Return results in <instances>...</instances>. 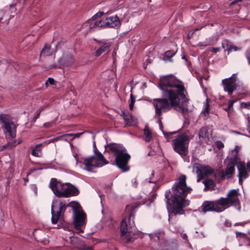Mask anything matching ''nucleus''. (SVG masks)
Returning a JSON list of instances; mask_svg holds the SVG:
<instances>
[{"instance_id": "51", "label": "nucleus", "mask_w": 250, "mask_h": 250, "mask_svg": "<svg viewBox=\"0 0 250 250\" xmlns=\"http://www.w3.org/2000/svg\"><path fill=\"white\" fill-rule=\"evenodd\" d=\"M243 179H244L243 177H239V183L242 185L243 183Z\"/></svg>"}, {"instance_id": "50", "label": "nucleus", "mask_w": 250, "mask_h": 250, "mask_svg": "<svg viewBox=\"0 0 250 250\" xmlns=\"http://www.w3.org/2000/svg\"><path fill=\"white\" fill-rule=\"evenodd\" d=\"M134 104V103H133V102H130V104H129V108H130V109H133Z\"/></svg>"}, {"instance_id": "56", "label": "nucleus", "mask_w": 250, "mask_h": 250, "mask_svg": "<svg viewBox=\"0 0 250 250\" xmlns=\"http://www.w3.org/2000/svg\"><path fill=\"white\" fill-rule=\"evenodd\" d=\"M247 59L249 63L250 64V57L249 56H247Z\"/></svg>"}, {"instance_id": "1", "label": "nucleus", "mask_w": 250, "mask_h": 250, "mask_svg": "<svg viewBox=\"0 0 250 250\" xmlns=\"http://www.w3.org/2000/svg\"><path fill=\"white\" fill-rule=\"evenodd\" d=\"M186 179L185 175H181L179 177L172 187V194L170 198V191L167 190L166 192L167 208L168 212L179 215L185 213L183 208L189 204V201L186 200L185 197L191 190L190 187L187 186Z\"/></svg>"}, {"instance_id": "37", "label": "nucleus", "mask_w": 250, "mask_h": 250, "mask_svg": "<svg viewBox=\"0 0 250 250\" xmlns=\"http://www.w3.org/2000/svg\"><path fill=\"white\" fill-rule=\"evenodd\" d=\"M163 134L164 135L165 137H166V138L167 139V141H169V136L172 135L173 134H174L175 133V132H163Z\"/></svg>"}, {"instance_id": "10", "label": "nucleus", "mask_w": 250, "mask_h": 250, "mask_svg": "<svg viewBox=\"0 0 250 250\" xmlns=\"http://www.w3.org/2000/svg\"><path fill=\"white\" fill-rule=\"evenodd\" d=\"M225 209V208L218 206L215 201H206L202 204L199 210L204 213L208 211L220 212L224 211Z\"/></svg>"}, {"instance_id": "45", "label": "nucleus", "mask_w": 250, "mask_h": 250, "mask_svg": "<svg viewBox=\"0 0 250 250\" xmlns=\"http://www.w3.org/2000/svg\"><path fill=\"white\" fill-rule=\"evenodd\" d=\"M234 102H235L234 101H229L228 102V107H229V108H231L232 107L233 104Z\"/></svg>"}, {"instance_id": "55", "label": "nucleus", "mask_w": 250, "mask_h": 250, "mask_svg": "<svg viewBox=\"0 0 250 250\" xmlns=\"http://www.w3.org/2000/svg\"><path fill=\"white\" fill-rule=\"evenodd\" d=\"M156 181V180H152L151 177L149 178V183H155Z\"/></svg>"}, {"instance_id": "57", "label": "nucleus", "mask_w": 250, "mask_h": 250, "mask_svg": "<svg viewBox=\"0 0 250 250\" xmlns=\"http://www.w3.org/2000/svg\"><path fill=\"white\" fill-rule=\"evenodd\" d=\"M37 151H38L40 154L41 153V149L40 148V147L38 148Z\"/></svg>"}, {"instance_id": "7", "label": "nucleus", "mask_w": 250, "mask_h": 250, "mask_svg": "<svg viewBox=\"0 0 250 250\" xmlns=\"http://www.w3.org/2000/svg\"><path fill=\"white\" fill-rule=\"evenodd\" d=\"M189 137L186 134L178 135L172 141L173 149L182 157L186 156L188 152Z\"/></svg>"}, {"instance_id": "14", "label": "nucleus", "mask_w": 250, "mask_h": 250, "mask_svg": "<svg viewBox=\"0 0 250 250\" xmlns=\"http://www.w3.org/2000/svg\"><path fill=\"white\" fill-rule=\"evenodd\" d=\"M2 127L4 128L3 132L7 139H10L16 137V127L13 122Z\"/></svg>"}, {"instance_id": "42", "label": "nucleus", "mask_w": 250, "mask_h": 250, "mask_svg": "<svg viewBox=\"0 0 250 250\" xmlns=\"http://www.w3.org/2000/svg\"><path fill=\"white\" fill-rule=\"evenodd\" d=\"M209 50L216 53L220 51V48L219 47H211L209 48Z\"/></svg>"}, {"instance_id": "33", "label": "nucleus", "mask_w": 250, "mask_h": 250, "mask_svg": "<svg viewBox=\"0 0 250 250\" xmlns=\"http://www.w3.org/2000/svg\"><path fill=\"white\" fill-rule=\"evenodd\" d=\"M58 140V138H55V139H49L48 140L44 141L42 143H41V144H38L37 145H36V148H38V147H41L42 146L48 145L52 142H53L54 141H56Z\"/></svg>"}, {"instance_id": "30", "label": "nucleus", "mask_w": 250, "mask_h": 250, "mask_svg": "<svg viewBox=\"0 0 250 250\" xmlns=\"http://www.w3.org/2000/svg\"><path fill=\"white\" fill-rule=\"evenodd\" d=\"M144 140L147 142H149L152 138L151 132L147 127L144 129Z\"/></svg>"}, {"instance_id": "35", "label": "nucleus", "mask_w": 250, "mask_h": 250, "mask_svg": "<svg viewBox=\"0 0 250 250\" xmlns=\"http://www.w3.org/2000/svg\"><path fill=\"white\" fill-rule=\"evenodd\" d=\"M104 13L103 12H98L97 13H96L95 15H94L93 17H92V19L93 20H95L97 19V18L98 17H102V16H103L104 15Z\"/></svg>"}, {"instance_id": "8", "label": "nucleus", "mask_w": 250, "mask_h": 250, "mask_svg": "<svg viewBox=\"0 0 250 250\" xmlns=\"http://www.w3.org/2000/svg\"><path fill=\"white\" fill-rule=\"evenodd\" d=\"M237 74H233L229 78L223 79L222 81V84L224 87V90L229 95H231L236 89L237 87Z\"/></svg>"}, {"instance_id": "29", "label": "nucleus", "mask_w": 250, "mask_h": 250, "mask_svg": "<svg viewBox=\"0 0 250 250\" xmlns=\"http://www.w3.org/2000/svg\"><path fill=\"white\" fill-rule=\"evenodd\" d=\"M216 204L220 206H226L229 207L228 205L229 204L228 200V197L223 198L221 197L215 201Z\"/></svg>"}, {"instance_id": "11", "label": "nucleus", "mask_w": 250, "mask_h": 250, "mask_svg": "<svg viewBox=\"0 0 250 250\" xmlns=\"http://www.w3.org/2000/svg\"><path fill=\"white\" fill-rule=\"evenodd\" d=\"M235 161L234 158H231L230 161L227 164L225 171H224L223 170H222L220 171L219 175L221 180L224 179L226 178H230L233 175Z\"/></svg>"}, {"instance_id": "40", "label": "nucleus", "mask_w": 250, "mask_h": 250, "mask_svg": "<svg viewBox=\"0 0 250 250\" xmlns=\"http://www.w3.org/2000/svg\"><path fill=\"white\" fill-rule=\"evenodd\" d=\"M241 107L243 108H249L250 107V103H242L241 104Z\"/></svg>"}, {"instance_id": "13", "label": "nucleus", "mask_w": 250, "mask_h": 250, "mask_svg": "<svg viewBox=\"0 0 250 250\" xmlns=\"http://www.w3.org/2000/svg\"><path fill=\"white\" fill-rule=\"evenodd\" d=\"M79 162L83 164L84 166L83 168L88 171H92L94 168L99 167L100 166L99 164H96L92 156L83 158V161H80Z\"/></svg>"}, {"instance_id": "23", "label": "nucleus", "mask_w": 250, "mask_h": 250, "mask_svg": "<svg viewBox=\"0 0 250 250\" xmlns=\"http://www.w3.org/2000/svg\"><path fill=\"white\" fill-rule=\"evenodd\" d=\"M0 121L3 124L2 126L12 123L10 116L7 114H0Z\"/></svg>"}, {"instance_id": "41", "label": "nucleus", "mask_w": 250, "mask_h": 250, "mask_svg": "<svg viewBox=\"0 0 250 250\" xmlns=\"http://www.w3.org/2000/svg\"><path fill=\"white\" fill-rule=\"evenodd\" d=\"M216 146L218 149H221L224 147L223 143L221 141H217L216 143Z\"/></svg>"}, {"instance_id": "43", "label": "nucleus", "mask_w": 250, "mask_h": 250, "mask_svg": "<svg viewBox=\"0 0 250 250\" xmlns=\"http://www.w3.org/2000/svg\"><path fill=\"white\" fill-rule=\"evenodd\" d=\"M53 123L52 122L45 123L43 125V126L45 128H48L52 126Z\"/></svg>"}, {"instance_id": "4", "label": "nucleus", "mask_w": 250, "mask_h": 250, "mask_svg": "<svg viewBox=\"0 0 250 250\" xmlns=\"http://www.w3.org/2000/svg\"><path fill=\"white\" fill-rule=\"evenodd\" d=\"M159 87L163 93L168 92L171 95L182 99V103H187L189 100L186 97L187 92L183 83L173 75L160 77Z\"/></svg>"}, {"instance_id": "17", "label": "nucleus", "mask_w": 250, "mask_h": 250, "mask_svg": "<svg viewBox=\"0 0 250 250\" xmlns=\"http://www.w3.org/2000/svg\"><path fill=\"white\" fill-rule=\"evenodd\" d=\"M111 45V42L104 43L95 52V56L99 57L104 53H108L110 51V47Z\"/></svg>"}, {"instance_id": "20", "label": "nucleus", "mask_w": 250, "mask_h": 250, "mask_svg": "<svg viewBox=\"0 0 250 250\" xmlns=\"http://www.w3.org/2000/svg\"><path fill=\"white\" fill-rule=\"evenodd\" d=\"M121 116H123L126 125H133L134 123L133 117L128 112L122 111Z\"/></svg>"}, {"instance_id": "27", "label": "nucleus", "mask_w": 250, "mask_h": 250, "mask_svg": "<svg viewBox=\"0 0 250 250\" xmlns=\"http://www.w3.org/2000/svg\"><path fill=\"white\" fill-rule=\"evenodd\" d=\"M204 184L205 185V190L210 189V190H213L215 186V184L214 182L211 179H208L206 180H205L203 182Z\"/></svg>"}, {"instance_id": "19", "label": "nucleus", "mask_w": 250, "mask_h": 250, "mask_svg": "<svg viewBox=\"0 0 250 250\" xmlns=\"http://www.w3.org/2000/svg\"><path fill=\"white\" fill-rule=\"evenodd\" d=\"M237 167L239 171L238 176L243 177L244 179L247 178L249 174L245 166L241 163H239L237 165Z\"/></svg>"}, {"instance_id": "22", "label": "nucleus", "mask_w": 250, "mask_h": 250, "mask_svg": "<svg viewBox=\"0 0 250 250\" xmlns=\"http://www.w3.org/2000/svg\"><path fill=\"white\" fill-rule=\"evenodd\" d=\"M1 14L2 16L0 18V22L7 24L11 19L9 12L6 11L4 12L3 11H2L1 12Z\"/></svg>"}, {"instance_id": "38", "label": "nucleus", "mask_w": 250, "mask_h": 250, "mask_svg": "<svg viewBox=\"0 0 250 250\" xmlns=\"http://www.w3.org/2000/svg\"><path fill=\"white\" fill-rule=\"evenodd\" d=\"M48 83H50L51 85L54 84V79H53L52 78H48V79L47 80L46 82H45V85H46V86H48Z\"/></svg>"}, {"instance_id": "63", "label": "nucleus", "mask_w": 250, "mask_h": 250, "mask_svg": "<svg viewBox=\"0 0 250 250\" xmlns=\"http://www.w3.org/2000/svg\"><path fill=\"white\" fill-rule=\"evenodd\" d=\"M25 180L26 181H28V179H25Z\"/></svg>"}, {"instance_id": "62", "label": "nucleus", "mask_w": 250, "mask_h": 250, "mask_svg": "<svg viewBox=\"0 0 250 250\" xmlns=\"http://www.w3.org/2000/svg\"><path fill=\"white\" fill-rule=\"evenodd\" d=\"M154 172H152V173H151V176L153 177V176H154Z\"/></svg>"}, {"instance_id": "31", "label": "nucleus", "mask_w": 250, "mask_h": 250, "mask_svg": "<svg viewBox=\"0 0 250 250\" xmlns=\"http://www.w3.org/2000/svg\"><path fill=\"white\" fill-rule=\"evenodd\" d=\"M21 143V141H19L18 143H16V141H13L12 142H8L6 145L2 146V148L1 149H3L5 148H11L14 146H15L17 145L20 144Z\"/></svg>"}, {"instance_id": "6", "label": "nucleus", "mask_w": 250, "mask_h": 250, "mask_svg": "<svg viewBox=\"0 0 250 250\" xmlns=\"http://www.w3.org/2000/svg\"><path fill=\"white\" fill-rule=\"evenodd\" d=\"M108 148L115 156V162L117 166L123 172L129 170L128 163L130 156L126 149L122 145L117 144H109Z\"/></svg>"}, {"instance_id": "48", "label": "nucleus", "mask_w": 250, "mask_h": 250, "mask_svg": "<svg viewBox=\"0 0 250 250\" xmlns=\"http://www.w3.org/2000/svg\"><path fill=\"white\" fill-rule=\"evenodd\" d=\"M130 97L131 102H133V103H135V98L133 97V96L132 94H130Z\"/></svg>"}, {"instance_id": "24", "label": "nucleus", "mask_w": 250, "mask_h": 250, "mask_svg": "<svg viewBox=\"0 0 250 250\" xmlns=\"http://www.w3.org/2000/svg\"><path fill=\"white\" fill-rule=\"evenodd\" d=\"M121 237L127 242L131 241L133 239L134 234L130 231H126L125 232L121 233Z\"/></svg>"}, {"instance_id": "12", "label": "nucleus", "mask_w": 250, "mask_h": 250, "mask_svg": "<svg viewBox=\"0 0 250 250\" xmlns=\"http://www.w3.org/2000/svg\"><path fill=\"white\" fill-rule=\"evenodd\" d=\"M196 168L198 176L197 182H199L204 177L208 176L214 172V170L208 166L204 167L198 166L196 167Z\"/></svg>"}, {"instance_id": "26", "label": "nucleus", "mask_w": 250, "mask_h": 250, "mask_svg": "<svg viewBox=\"0 0 250 250\" xmlns=\"http://www.w3.org/2000/svg\"><path fill=\"white\" fill-rule=\"evenodd\" d=\"M175 54L176 52H172L170 50L166 51L163 56L164 61L165 62L168 61L170 62H172L173 60L172 58L175 55Z\"/></svg>"}, {"instance_id": "44", "label": "nucleus", "mask_w": 250, "mask_h": 250, "mask_svg": "<svg viewBox=\"0 0 250 250\" xmlns=\"http://www.w3.org/2000/svg\"><path fill=\"white\" fill-rule=\"evenodd\" d=\"M238 148L237 147H236L235 148V149L232 151V153H234V157L235 160L236 159V157H237V155L238 154Z\"/></svg>"}, {"instance_id": "28", "label": "nucleus", "mask_w": 250, "mask_h": 250, "mask_svg": "<svg viewBox=\"0 0 250 250\" xmlns=\"http://www.w3.org/2000/svg\"><path fill=\"white\" fill-rule=\"evenodd\" d=\"M70 243L72 244V245H73L74 247L77 249H81L80 245H81L82 242L79 238L77 237L72 236L70 237Z\"/></svg>"}, {"instance_id": "39", "label": "nucleus", "mask_w": 250, "mask_h": 250, "mask_svg": "<svg viewBox=\"0 0 250 250\" xmlns=\"http://www.w3.org/2000/svg\"><path fill=\"white\" fill-rule=\"evenodd\" d=\"M37 149H38V148H36V146L35 148L32 150V153H31L32 155H33L34 156H36V157L40 156L41 154H40L38 151H37Z\"/></svg>"}, {"instance_id": "21", "label": "nucleus", "mask_w": 250, "mask_h": 250, "mask_svg": "<svg viewBox=\"0 0 250 250\" xmlns=\"http://www.w3.org/2000/svg\"><path fill=\"white\" fill-rule=\"evenodd\" d=\"M222 45L223 48H225L226 46L227 47V50L228 51V53H229L232 50L236 51L240 49V48L236 46H233L231 44H229V42L227 40L223 41Z\"/></svg>"}, {"instance_id": "9", "label": "nucleus", "mask_w": 250, "mask_h": 250, "mask_svg": "<svg viewBox=\"0 0 250 250\" xmlns=\"http://www.w3.org/2000/svg\"><path fill=\"white\" fill-rule=\"evenodd\" d=\"M95 25L98 27H105L109 28H115L119 27L121 25V21L119 18L117 16H110L102 20L97 21Z\"/></svg>"}, {"instance_id": "5", "label": "nucleus", "mask_w": 250, "mask_h": 250, "mask_svg": "<svg viewBox=\"0 0 250 250\" xmlns=\"http://www.w3.org/2000/svg\"><path fill=\"white\" fill-rule=\"evenodd\" d=\"M49 187L58 197H69L79 193L78 189L69 183H62L55 178H52Z\"/></svg>"}, {"instance_id": "60", "label": "nucleus", "mask_w": 250, "mask_h": 250, "mask_svg": "<svg viewBox=\"0 0 250 250\" xmlns=\"http://www.w3.org/2000/svg\"><path fill=\"white\" fill-rule=\"evenodd\" d=\"M182 59L185 60H186V61H187V58H186V57L185 56H183L182 57Z\"/></svg>"}, {"instance_id": "54", "label": "nucleus", "mask_w": 250, "mask_h": 250, "mask_svg": "<svg viewBox=\"0 0 250 250\" xmlns=\"http://www.w3.org/2000/svg\"><path fill=\"white\" fill-rule=\"evenodd\" d=\"M182 238H183L184 239L187 240L188 236H187V234H184L182 235Z\"/></svg>"}, {"instance_id": "64", "label": "nucleus", "mask_w": 250, "mask_h": 250, "mask_svg": "<svg viewBox=\"0 0 250 250\" xmlns=\"http://www.w3.org/2000/svg\"><path fill=\"white\" fill-rule=\"evenodd\" d=\"M239 233L241 234H242V232H240ZM243 234H244L243 233Z\"/></svg>"}, {"instance_id": "36", "label": "nucleus", "mask_w": 250, "mask_h": 250, "mask_svg": "<svg viewBox=\"0 0 250 250\" xmlns=\"http://www.w3.org/2000/svg\"><path fill=\"white\" fill-rule=\"evenodd\" d=\"M40 112L39 111L38 112H37V111H36L35 113V115L33 117L32 120V121H31V123L32 124H34L36 122L37 119H38V118L39 117V116H40Z\"/></svg>"}, {"instance_id": "18", "label": "nucleus", "mask_w": 250, "mask_h": 250, "mask_svg": "<svg viewBox=\"0 0 250 250\" xmlns=\"http://www.w3.org/2000/svg\"><path fill=\"white\" fill-rule=\"evenodd\" d=\"M229 203L231 204H239V200L237 197V192L235 189L231 190L227 195Z\"/></svg>"}, {"instance_id": "32", "label": "nucleus", "mask_w": 250, "mask_h": 250, "mask_svg": "<svg viewBox=\"0 0 250 250\" xmlns=\"http://www.w3.org/2000/svg\"><path fill=\"white\" fill-rule=\"evenodd\" d=\"M128 230L127 225L126 219H123L121 224V229L120 231L121 233L125 232Z\"/></svg>"}, {"instance_id": "53", "label": "nucleus", "mask_w": 250, "mask_h": 250, "mask_svg": "<svg viewBox=\"0 0 250 250\" xmlns=\"http://www.w3.org/2000/svg\"><path fill=\"white\" fill-rule=\"evenodd\" d=\"M224 109L228 112V116H229V110L230 109V108H229V107H228L227 108H224Z\"/></svg>"}, {"instance_id": "52", "label": "nucleus", "mask_w": 250, "mask_h": 250, "mask_svg": "<svg viewBox=\"0 0 250 250\" xmlns=\"http://www.w3.org/2000/svg\"><path fill=\"white\" fill-rule=\"evenodd\" d=\"M247 168L248 169V171L250 172V163H247Z\"/></svg>"}, {"instance_id": "59", "label": "nucleus", "mask_w": 250, "mask_h": 250, "mask_svg": "<svg viewBox=\"0 0 250 250\" xmlns=\"http://www.w3.org/2000/svg\"><path fill=\"white\" fill-rule=\"evenodd\" d=\"M70 59H71V62L73 63L74 62L73 58L72 57H70Z\"/></svg>"}, {"instance_id": "34", "label": "nucleus", "mask_w": 250, "mask_h": 250, "mask_svg": "<svg viewBox=\"0 0 250 250\" xmlns=\"http://www.w3.org/2000/svg\"><path fill=\"white\" fill-rule=\"evenodd\" d=\"M82 133L75 134H68L66 135V136L70 139L73 140L75 138H79L81 136V135H82Z\"/></svg>"}, {"instance_id": "16", "label": "nucleus", "mask_w": 250, "mask_h": 250, "mask_svg": "<svg viewBox=\"0 0 250 250\" xmlns=\"http://www.w3.org/2000/svg\"><path fill=\"white\" fill-rule=\"evenodd\" d=\"M199 139L200 144L207 143L208 140V130L206 127H202L199 132Z\"/></svg>"}, {"instance_id": "3", "label": "nucleus", "mask_w": 250, "mask_h": 250, "mask_svg": "<svg viewBox=\"0 0 250 250\" xmlns=\"http://www.w3.org/2000/svg\"><path fill=\"white\" fill-rule=\"evenodd\" d=\"M163 98H156L151 100L155 108V114L160 117L163 112H166L174 108L176 110L187 113L188 109L182 103V99L171 95L168 92L163 93Z\"/></svg>"}, {"instance_id": "61", "label": "nucleus", "mask_w": 250, "mask_h": 250, "mask_svg": "<svg viewBox=\"0 0 250 250\" xmlns=\"http://www.w3.org/2000/svg\"><path fill=\"white\" fill-rule=\"evenodd\" d=\"M241 0H236L235 1H233V3H235L236 1H240Z\"/></svg>"}, {"instance_id": "58", "label": "nucleus", "mask_w": 250, "mask_h": 250, "mask_svg": "<svg viewBox=\"0 0 250 250\" xmlns=\"http://www.w3.org/2000/svg\"><path fill=\"white\" fill-rule=\"evenodd\" d=\"M85 249L87 250H92V248L91 247H87Z\"/></svg>"}, {"instance_id": "47", "label": "nucleus", "mask_w": 250, "mask_h": 250, "mask_svg": "<svg viewBox=\"0 0 250 250\" xmlns=\"http://www.w3.org/2000/svg\"><path fill=\"white\" fill-rule=\"evenodd\" d=\"M197 30H198V28L195 29L194 31H190L188 34V38H189L190 35L192 36L193 34L194 31H197Z\"/></svg>"}, {"instance_id": "15", "label": "nucleus", "mask_w": 250, "mask_h": 250, "mask_svg": "<svg viewBox=\"0 0 250 250\" xmlns=\"http://www.w3.org/2000/svg\"><path fill=\"white\" fill-rule=\"evenodd\" d=\"M93 159L96 164H99V167H102L103 166L107 164L108 161L106 160L103 155L99 152H95V156H92Z\"/></svg>"}, {"instance_id": "25", "label": "nucleus", "mask_w": 250, "mask_h": 250, "mask_svg": "<svg viewBox=\"0 0 250 250\" xmlns=\"http://www.w3.org/2000/svg\"><path fill=\"white\" fill-rule=\"evenodd\" d=\"M51 46L49 44H45L42 49L40 56H47L51 55Z\"/></svg>"}, {"instance_id": "2", "label": "nucleus", "mask_w": 250, "mask_h": 250, "mask_svg": "<svg viewBox=\"0 0 250 250\" xmlns=\"http://www.w3.org/2000/svg\"><path fill=\"white\" fill-rule=\"evenodd\" d=\"M55 206L51 207V222L56 224L59 219L62 217L67 207H71L73 208V224L75 228L80 232L83 231L81 229L82 227L84 224L86 219V215L82 210L80 204L77 202H71L66 204L64 201H60L56 211L54 209Z\"/></svg>"}, {"instance_id": "49", "label": "nucleus", "mask_w": 250, "mask_h": 250, "mask_svg": "<svg viewBox=\"0 0 250 250\" xmlns=\"http://www.w3.org/2000/svg\"><path fill=\"white\" fill-rule=\"evenodd\" d=\"M43 109H44L43 107H41L36 111L37 112H38L39 111L40 114H41V112L43 110Z\"/></svg>"}, {"instance_id": "46", "label": "nucleus", "mask_w": 250, "mask_h": 250, "mask_svg": "<svg viewBox=\"0 0 250 250\" xmlns=\"http://www.w3.org/2000/svg\"><path fill=\"white\" fill-rule=\"evenodd\" d=\"M208 111H209V104H208V103L207 102L206 106L205 107V111L204 112L208 113Z\"/></svg>"}]
</instances>
